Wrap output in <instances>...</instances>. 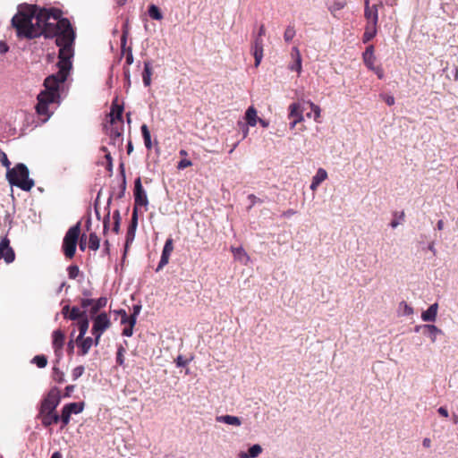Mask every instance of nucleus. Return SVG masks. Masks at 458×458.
<instances>
[{
  "label": "nucleus",
  "instance_id": "69168bd1",
  "mask_svg": "<svg viewBox=\"0 0 458 458\" xmlns=\"http://www.w3.org/2000/svg\"><path fill=\"white\" fill-rule=\"evenodd\" d=\"M125 62H126V64H132V62H133V57H132L131 53H128V54L126 55Z\"/></svg>",
  "mask_w": 458,
  "mask_h": 458
},
{
  "label": "nucleus",
  "instance_id": "c03bdc74",
  "mask_svg": "<svg viewBox=\"0 0 458 458\" xmlns=\"http://www.w3.org/2000/svg\"><path fill=\"white\" fill-rule=\"evenodd\" d=\"M113 218L114 220L113 231L114 233H118L119 226H120V214H119V211H115L114 213Z\"/></svg>",
  "mask_w": 458,
  "mask_h": 458
},
{
  "label": "nucleus",
  "instance_id": "9d476101",
  "mask_svg": "<svg viewBox=\"0 0 458 458\" xmlns=\"http://www.w3.org/2000/svg\"><path fill=\"white\" fill-rule=\"evenodd\" d=\"M60 401V390L57 387L51 388L41 402L38 414L55 411V409L59 405Z\"/></svg>",
  "mask_w": 458,
  "mask_h": 458
},
{
  "label": "nucleus",
  "instance_id": "f3484780",
  "mask_svg": "<svg viewBox=\"0 0 458 458\" xmlns=\"http://www.w3.org/2000/svg\"><path fill=\"white\" fill-rule=\"evenodd\" d=\"M438 310V304L434 303L430 305L427 310L423 311L421 314V318L425 322H434L437 318Z\"/></svg>",
  "mask_w": 458,
  "mask_h": 458
},
{
  "label": "nucleus",
  "instance_id": "4d7b16f0",
  "mask_svg": "<svg viewBox=\"0 0 458 458\" xmlns=\"http://www.w3.org/2000/svg\"><path fill=\"white\" fill-rule=\"evenodd\" d=\"M375 36H372V34L370 33H367L364 31L363 33V36H362V42L364 44L369 42L372 38H374Z\"/></svg>",
  "mask_w": 458,
  "mask_h": 458
},
{
  "label": "nucleus",
  "instance_id": "2f4dec72",
  "mask_svg": "<svg viewBox=\"0 0 458 458\" xmlns=\"http://www.w3.org/2000/svg\"><path fill=\"white\" fill-rule=\"evenodd\" d=\"M296 35V30L293 25H288L284 32V39L286 43H289Z\"/></svg>",
  "mask_w": 458,
  "mask_h": 458
},
{
  "label": "nucleus",
  "instance_id": "8fccbe9b",
  "mask_svg": "<svg viewBox=\"0 0 458 458\" xmlns=\"http://www.w3.org/2000/svg\"><path fill=\"white\" fill-rule=\"evenodd\" d=\"M145 147L148 148H151V137H150V133L146 125H145Z\"/></svg>",
  "mask_w": 458,
  "mask_h": 458
},
{
  "label": "nucleus",
  "instance_id": "680f3d73",
  "mask_svg": "<svg viewBox=\"0 0 458 458\" xmlns=\"http://www.w3.org/2000/svg\"><path fill=\"white\" fill-rule=\"evenodd\" d=\"M265 34H266L265 25L261 24L259 29V32L255 37H260V38H262V37L265 36Z\"/></svg>",
  "mask_w": 458,
  "mask_h": 458
},
{
  "label": "nucleus",
  "instance_id": "052dcab7",
  "mask_svg": "<svg viewBox=\"0 0 458 458\" xmlns=\"http://www.w3.org/2000/svg\"><path fill=\"white\" fill-rule=\"evenodd\" d=\"M438 413L445 417V418H447L448 417V411L445 407H439L438 410H437Z\"/></svg>",
  "mask_w": 458,
  "mask_h": 458
},
{
  "label": "nucleus",
  "instance_id": "393cba45",
  "mask_svg": "<svg viewBox=\"0 0 458 458\" xmlns=\"http://www.w3.org/2000/svg\"><path fill=\"white\" fill-rule=\"evenodd\" d=\"M299 115L302 114V110L301 109V105L299 103H293L289 106V119H298Z\"/></svg>",
  "mask_w": 458,
  "mask_h": 458
},
{
  "label": "nucleus",
  "instance_id": "c85d7f7f",
  "mask_svg": "<svg viewBox=\"0 0 458 458\" xmlns=\"http://www.w3.org/2000/svg\"><path fill=\"white\" fill-rule=\"evenodd\" d=\"M66 408H70V411L72 414H79L84 409V403H70L65 404Z\"/></svg>",
  "mask_w": 458,
  "mask_h": 458
},
{
  "label": "nucleus",
  "instance_id": "ea45409f",
  "mask_svg": "<svg viewBox=\"0 0 458 458\" xmlns=\"http://www.w3.org/2000/svg\"><path fill=\"white\" fill-rule=\"evenodd\" d=\"M84 367L80 365V366H77L76 368H74L72 371V379L73 380H76L78 379L80 377L82 376V374L84 373Z\"/></svg>",
  "mask_w": 458,
  "mask_h": 458
},
{
  "label": "nucleus",
  "instance_id": "c9c22d12",
  "mask_svg": "<svg viewBox=\"0 0 458 458\" xmlns=\"http://www.w3.org/2000/svg\"><path fill=\"white\" fill-rule=\"evenodd\" d=\"M346 5L345 0H333L330 6L331 12L340 11Z\"/></svg>",
  "mask_w": 458,
  "mask_h": 458
},
{
  "label": "nucleus",
  "instance_id": "0e129e2a",
  "mask_svg": "<svg viewBox=\"0 0 458 458\" xmlns=\"http://www.w3.org/2000/svg\"><path fill=\"white\" fill-rule=\"evenodd\" d=\"M176 365L178 367H184L186 365V361L183 360L182 358L179 356L176 360Z\"/></svg>",
  "mask_w": 458,
  "mask_h": 458
},
{
  "label": "nucleus",
  "instance_id": "1a4fd4ad",
  "mask_svg": "<svg viewBox=\"0 0 458 458\" xmlns=\"http://www.w3.org/2000/svg\"><path fill=\"white\" fill-rule=\"evenodd\" d=\"M93 321L91 334L94 335V344L98 345L104 332L111 326L110 319L106 312L99 313L95 317H90Z\"/></svg>",
  "mask_w": 458,
  "mask_h": 458
},
{
  "label": "nucleus",
  "instance_id": "dca6fc26",
  "mask_svg": "<svg viewBox=\"0 0 458 458\" xmlns=\"http://www.w3.org/2000/svg\"><path fill=\"white\" fill-rule=\"evenodd\" d=\"M38 417L41 420L42 425L46 428L51 426L52 424H56L60 421V417L55 411L41 413L38 414Z\"/></svg>",
  "mask_w": 458,
  "mask_h": 458
},
{
  "label": "nucleus",
  "instance_id": "cd10ccee",
  "mask_svg": "<svg viewBox=\"0 0 458 458\" xmlns=\"http://www.w3.org/2000/svg\"><path fill=\"white\" fill-rule=\"evenodd\" d=\"M89 248L94 251L98 250L100 246V239L96 233H90L89 236Z\"/></svg>",
  "mask_w": 458,
  "mask_h": 458
},
{
  "label": "nucleus",
  "instance_id": "79ce46f5",
  "mask_svg": "<svg viewBox=\"0 0 458 458\" xmlns=\"http://www.w3.org/2000/svg\"><path fill=\"white\" fill-rule=\"evenodd\" d=\"M262 448L259 445H254L249 449V456L257 457L259 454H261Z\"/></svg>",
  "mask_w": 458,
  "mask_h": 458
},
{
  "label": "nucleus",
  "instance_id": "b1692460",
  "mask_svg": "<svg viewBox=\"0 0 458 458\" xmlns=\"http://www.w3.org/2000/svg\"><path fill=\"white\" fill-rule=\"evenodd\" d=\"M245 119L250 126H255L258 121L257 110L250 106L245 113Z\"/></svg>",
  "mask_w": 458,
  "mask_h": 458
},
{
  "label": "nucleus",
  "instance_id": "4c0bfd02",
  "mask_svg": "<svg viewBox=\"0 0 458 458\" xmlns=\"http://www.w3.org/2000/svg\"><path fill=\"white\" fill-rule=\"evenodd\" d=\"M67 271H68L69 278H71V279H75L80 274V269L77 265H71L68 267Z\"/></svg>",
  "mask_w": 458,
  "mask_h": 458
},
{
  "label": "nucleus",
  "instance_id": "4468645a",
  "mask_svg": "<svg viewBox=\"0 0 458 458\" xmlns=\"http://www.w3.org/2000/svg\"><path fill=\"white\" fill-rule=\"evenodd\" d=\"M53 348L56 356H60L65 340V335L61 330H55L53 332Z\"/></svg>",
  "mask_w": 458,
  "mask_h": 458
},
{
  "label": "nucleus",
  "instance_id": "603ef678",
  "mask_svg": "<svg viewBox=\"0 0 458 458\" xmlns=\"http://www.w3.org/2000/svg\"><path fill=\"white\" fill-rule=\"evenodd\" d=\"M75 386L74 385H69L64 389V397H70L72 393L74 391Z\"/></svg>",
  "mask_w": 458,
  "mask_h": 458
},
{
  "label": "nucleus",
  "instance_id": "a18cd8bd",
  "mask_svg": "<svg viewBox=\"0 0 458 458\" xmlns=\"http://www.w3.org/2000/svg\"><path fill=\"white\" fill-rule=\"evenodd\" d=\"M400 307L403 310V314L406 316H410L413 314V309L410 305L407 304L405 301H402L400 303Z\"/></svg>",
  "mask_w": 458,
  "mask_h": 458
},
{
  "label": "nucleus",
  "instance_id": "5fc2aeb1",
  "mask_svg": "<svg viewBox=\"0 0 458 458\" xmlns=\"http://www.w3.org/2000/svg\"><path fill=\"white\" fill-rule=\"evenodd\" d=\"M371 70H373V71L375 72V73L377 75L378 79H380V80H381V79H383V78H384V71H383V69H382L381 67H378V66H377V67L372 66V69H371Z\"/></svg>",
  "mask_w": 458,
  "mask_h": 458
},
{
  "label": "nucleus",
  "instance_id": "20e7f679",
  "mask_svg": "<svg viewBox=\"0 0 458 458\" xmlns=\"http://www.w3.org/2000/svg\"><path fill=\"white\" fill-rule=\"evenodd\" d=\"M123 107L118 104L117 99L113 101L110 112L103 123V130L114 140L122 136L123 131Z\"/></svg>",
  "mask_w": 458,
  "mask_h": 458
},
{
  "label": "nucleus",
  "instance_id": "412c9836",
  "mask_svg": "<svg viewBox=\"0 0 458 458\" xmlns=\"http://www.w3.org/2000/svg\"><path fill=\"white\" fill-rule=\"evenodd\" d=\"M363 60L365 64L369 68L372 69V66H374L375 63V55H374V46L369 45L365 52L363 53Z\"/></svg>",
  "mask_w": 458,
  "mask_h": 458
},
{
  "label": "nucleus",
  "instance_id": "473e14b6",
  "mask_svg": "<svg viewBox=\"0 0 458 458\" xmlns=\"http://www.w3.org/2000/svg\"><path fill=\"white\" fill-rule=\"evenodd\" d=\"M231 251L236 259L242 260L243 258H248L247 253L242 247H231Z\"/></svg>",
  "mask_w": 458,
  "mask_h": 458
},
{
  "label": "nucleus",
  "instance_id": "f03ea898",
  "mask_svg": "<svg viewBox=\"0 0 458 458\" xmlns=\"http://www.w3.org/2000/svg\"><path fill=\"white\" fill-rule=\"evenodd\" d=\"M54 20V30H55L54 38H55V43L59 47V61L57 63L59 71L50 76H55L59 81L64 82L72 68L71 59L73 56L72 45L75 40V31L67 18L60 17L57 20V16H55Z\"/></svg>",
  "mask_w": 458,
  "mask_h": 458
},
{
  "label": "nucleus",
  "instance_id": "39448f33",
  "mask_svg": "<svg viewBox=\"0 0 458 458\" xmlns=\"http://www.w3.org/2000/svg\"><path fill=\"white\" fill-rule=\"evenodd\" d=\"M29 174L30 172L28 167L24 164L19 163L12 169L7 170L6 179L11 185L16 186L22 191H29L35 185L34 181L30 179Z\"/></svg>",
  "mask_w": 458,
  "mask_h": 458
},
{
  "label": "nucleus",
  "instance_id": "72a5a7b5",
  "mask_svg": "<svg viewBox=\"0 0 458 458\" xmlns=\"http://www.w3.org/2000/svg\"><path fill=\"white\" fill-rule=\"evenodd\" d=\"M308 104L310 106L311 112L314 114V120L317 123H320V116H321V109H320V107L318 105H316L313 102H311V101H309Z\"/></svg>",
  "mask_w": 458,
  "mask_h": 458
},
{
  "label": "nucleus",
  "instance_id": "3c124183",
  "mask_svg": "<svg viewBox=\"0 0 458 458\" xmlns=\"http://www.w3.org/2000/svg\"><path fill=\"white\" fill-rule=\"evenodd\" d=\"M93 303V299H81V306L83 309H87L88 307H91Z\"/></svg>",
  "mask_w": 458,
  "mask_h": 458
},
{
  "label": "nucleus",
  "instance_id": "7c9ffc66",
  "mask_svg": "<svg viewBox=\"0 0 458 458\" xmlns=\"http://www.w3.org/2000/svg\"><path fill=\"white\" fill-rule=\"evenodd\" d=\"M423 327L428 331L431 341L433 343L436 342L437 335L442 334V330L437 327L435 325H424Z\"/></svg>",
  "mask_w": 458,
  "mask_h": 458
},
{
  "label": "nucleus",
  "instance_id": "6ab92c4d",
  "mask_svg": "<svg viewBox=\"0 0 458 458\" xmlns=\"http://www.w3.org/2000/svg\"><path fill=\"white\" fill-rule=\"evenodd\" d=\"M107 299L106 297H100L98 300L93 299V303L89 310L90 317L98 315V312L104 307L106 306Z\"/></svg>",
  "mask_w": 458,
  "mask_h": 458
},
{
  "label": "nucleus",
  "instance_id": "f704fd0d",
  "mask_svg": "<svg viewBox=\"0 0 458 458\" xmlns=\"http://www.w3.org/2000/svg\"><path fill=\"white\" fill-rule=\"evenodd\" d=\"M33 362L40 369L45 368L47 364V359L45 355H36Z\"/></svg>",
  "mask_w": 458,
  "mask_h": 458
},
{
  "label": "nucleus",
  "instance_id": "a878e982",
  "mask_svg": "<svg viewBox=\"0 0 458 458\" xmlns=\"http://www.w3.org/2000/svg\"><path fill=\"white\" fill-rule=\"evenodd\" d=\"M86 316L87 315L85 310H81L80 308L74 306L71 309L68 315V318L71 320H80L85 318Z\"/></svg>",
  "mask_w": 458,
  "mask_h": 458
},
{
  "label": "nucleus",
  "instance_id": "bf43d9fd",
  "mask_svg": "<svg viewBox=\"0 0 458 458\" xmlns=\"http://www.w3.org/2000/svg\"><path fill=\"white\" fill-rule=\"evenodd\" d=\"M303 121V115H299V118L298 119H293L291 123H290V128L291 129H293L297 123H301Z\"/></svg>",
  "mask_w": 458,
  "mask_h": 458
},
{
  "label": "nucleus",
  "instance_id": "338daca9",
  "mask_svg": "<svg viewBox=\"0 0 458 458\" xmlns=\"http://www.w3.org/2000/svg\"><path fill=\"white\" fill-rule=\"evenodd\" d=\"M422 445L424 447L428 448L431 445V440L429 438H424Z\"/></svg>",
  "mask_w": 458,
  "mask_h": 458
},
{
  "label": "nucleus",
  "instance_id": "f257e3e1",
  "mask_svg": "<svg viewBox=\"0 0 458 458\" xmlns=\"http://www.w3.org/2000/svg\"><path fill=\"white\" fill-rule=\"evenodd\" d=\"M62 12L56 8H38L37 5L26 4L21 6L12 18V26L15 29L18 38L32 39L44 36L54 38V17L57 20Z\"/></svg>",
  "mask_w": 458,
  "mask_h": 458
},
{
  "label": "nucleus",
  "instance_id": "9b49d317",
  "mask_svg": "<svg viewBox=\"0 0 458 458\" xmlns=\"http://www.w3.org/2000/svg\"><path fill=\"white\" fill-rule=\"evenodd\" d=\"M379 7H383L382 2L370 5L369 0L364 1V18L367 22L378 23Z\"/></svg>",
  "mask_w": 458,
  "mask_h": 458
},
{
  "label": "nucleus",
  "instance_id": "423d86ee",
  "mask_svg": "<svg viewBox=\"0 0 458 458\" xmlns=\"http://www.w3.org/2000/svg\"><path fill=\"white\" fill-rule=\"evenodd\" d=\"M135 205L133 208V213L131 216V223L128 226L127 234H126V243L125 247L127 248L130 242H131L135 237V231L138 225V212H140L143 208V191L141 187V179L138 177L135 180Z\"/></svg>",
  "mask_w": 458,
  "mask_h": 458
},
{
  "label": "nucleus",
  "instance_id": "a211bd4d",
  "mask_svg": "<svg viewBox=\"0 0 458 458\" xmlns=\"http://www.w3.org/2000/svg\"><path fill=\"white\" fill-rule=\"evenodd\" d=\"M327 178V173L324 168H318L316 174L312 178L310 189L315 191L322 182Z\"/></svg>",
  "mask_w": 458,
  "mask_h": 458
},
{
  "label": "nucleus",
  "instance_id": "774afa93",
  "mask_svg": "<svg viewBox=\"0 0 458 458\" xmlns=\"http://www.w3.org/2000/svg\"><path fill=\"white\" fill-rule=\"evenodd\" d=\"M51 458H63V455L59 451H56L52 454Z\"/></svg>",
  "mask_w": 458,
  "mask_h": 458
},
{
  "label": "nucleus",
  "instance_id": "37998d69",
  "mask_svg": "<svg viewBox=\"0 0 458 458\" xmlns=\"http://www.w3.org/2000/svg\"><path fill=\"white\" fill-rule=\"evenodd\" d=\"M0 162H1V164H2L4 167H6V168H7V170H8V169H11V168H10L11 162L9 161V159H8V157H7V156H6V154H5L4 151H2L1 149H0Z\"/></svg>",
  "mask_w": 458,
  "mask_h": 458
},
{
  "label": "nucleus",
  "instance_id": "a19ab883",
  "mask_svg": "<svg viewBox=\"0 0 458 458\" xmlns=\"http://www.w3.org/2000/svg\"><path fill=\"white\" fill-rule=\"evenodd\" d=\"M54 379L61 384L64 382V374L59 369L54 368Z\"/></svg>",
  "mask_w": 458,
  "mask_h": 458
},
{
  "label": "nucleus",
  "instance_id": "c756f323",
  "mask_svg": "<svg viewBox=\"0 0 458 458\" xmlns=\"http://www.w3.org/2000/svg\"><path fill=\"white\" fill-rule=\"evenodd\" d=\"M148 14L149 16L157 21H160L163 19V14L160 9L156 6L155 4H151L148 8Z\"/></svg>",
  "mask_w": 458,
  "mask_h": 458
},
{
  "label": "nucleus",
  "instance_id": "de8ad7c7",
  "mask_svg": "<svg viewBox=\"0 0 458 458\" xmlns=\"http://www.w3.org/2000/svg\"><path fill=\"white\" fill-rule=\"evenodd\" d=\"M381 98L389 106L394 105L395 99L391 95H381Z\"/></svg>",
  "mask_w": 458,
  "mask_h": 458
},
{
  "label": "nucleus",
  "instance_id": "aec40b11",
  "mask_svg": "<svg viewBox=\"0 0 458 458\" xmlns=\"http://www.w3.org/2000/svg\"><path fill=\"white\" fill-rule=\"evenodd\" d=\"M93 344H94V341L91 337L83 336V338L81 339L80 343H77V344L80 348L79 355H81V356L86 355L89 352V351L90 350Z\"/></svg>",
  "mask_w": 458,
  "mask_h": 458
},
{
  "label": "nucleus",
  "instance_id": "0eeeda50",
  "mask_svg": "<svg viewBox=\"0 0 458 458\" xmlns=\"http://www.w3.org/2000/svg\"><path fill=\"white\" fill-rule=\"evenodd\" d=\"M80 234L81 222H78L76 225L70 227L64 235L62 249L64 256L69 259H72L75 255Z\"/></svg>",
  "mask_w": 458,
  "mask_h": 458
},
{
  "label": "nucleus",
  "instance_id": "e2e57ef3",
  "mask_svg": "<svg viewBox=\"0 0 458 458\" xmlns=\"http://www.w3.org/2000/svg\"><path fill=\"white\" fill-rule=\"evenodd\" d=\"M71 309L69 307V305H65L63 310H62V313L63 315L68 318V315H69V312H70Z\"/></svg>",
  "mask_w": 458,
  "mask_h": 458
},
{
  "label": "nucleus",
  "instance_id": "6e6d98bb",
  "mask_svg": "<svg viewBox=\"0 0 458 458\" xmlns=\"http://www.w3.org/2000/svg\"><path fill=\"white\" fill-rule=\"evenodd\" d=\"M80 250L84 251L85 249H86V246H87V242H86V235L85 234H82L80 238Z\"/></svg>",
  "mask_w": 458,
  "mask_h": 458
},
{
  "label": "nucleus",
  "instance_id": "13d9d810",
  "mask_svg": "<svg viewBox=\"0 0 458 458\" xmlns=\"http://www.w3.org/2000/svg\"><path fill=\"white\" fill-rule=\"evenodd\" d=\"M9 50V47L4 41H0V54H5Z\"/></svg>",
  "mask_w": 458,
  "mask_h": 458
},
{
  "label": "nucleus",
  "instance_id": "4be33fe9",
  "mask_svg": "<svg viewBox=\"0 0 458 458\" xmlns=\"http://www.w3.org/2000/svg\"><path fill=\"white\" fill-rule=\"evenodd\" d=\"M216 420L218 421V422H223V423H225V424H228V425L236 426V427H239V426L242 425L241 419L236 417V416H232V415L217 416L216 418Z\"/></svg>",
  "mask_w": 458,
  "mask_h": 458
},
{
  "label": "nucleus",
  "instance_id": "ddd939ff",
  "mask_svg": "<svg viewBox=\"0 0 458 458\" xmlns=\"http://www.w3.org/2000/svg\"><path fill=\"white\" fill-rule=\"evenodd\" d=\"M263 39L260 37H254L251 45V52L255 59V66L258 67L263 58Z\"/></svg>",
  "mask_w": 458,
  "mask_h": 458
},
{
  "label": "nucleus",
  "instance_id": "e433bc0d",
  "mask_svg": "<svg viewBox=\"0 0 458 458\" xmlns=\"http://www.w3.org/2000/svg\"><path fill=\"white\" fill-rule=\"evenodd\" d=\"M377 27L378 23L366 21L364 31L372 34V36H376L377 33Z\"/></svg>",
  "mask_w": 458,
  "mask_h": 458
},
{
  "label": "nucleus",
  "instance_id": "09e8293b",
  "mask_svg": "<svg viewBox=\"0 0 458 458\" xmlns=\"http://www.w3.org/2000/svg\"><path fill=\"white\" fill-rule=\"evenodd\" d=\"M192 165V163L191 160H188V159H182L178 165H177V168L182 170V169H184L186 167H189V166H191Z\"/></svg>",
  "mask_w": 458,
  "mask_h": 458
},
{
  "label": "nucleus",
  "instance_id": "f8f14e48",
  "mask_svg": "<svg viewBox=\"0 0 458 458\" xmlns=\"http://www.w3.org/2000/svg\"><path fill=\"white\" fill-rule=\"evenodd\" d=\"M2 259L7 264L13 262L15 259L14 250L10 246V240L7 237L2 239L0 242V259Z\"/></svg>",
  "mask_w": 458,
  "mask_h": 458
},
{
  "label": "nucleus",
  "instance_id": "2eb2a0df",
  "mask_svg": "<svg viewBox=\"0 0 458 458\" xmlns=\"http://www.w3.org/2000/svg\"><path fill=\"white\" fill-rule=\"evenodd\" d=\"M174 250V241L172 238H168L165 241L161 259L158 264V269L165 266L169 262L170 255Z\"/></svg>",
  "mask_w": 458,
  "mask_h": 458
},
{
  "label": "nucleus",
  "instance_id": "864d4df0",
  "mask_svg": "<svg viewBox=\"0 0 458 458\" xmlns=\"http://www.w3.org/2000/svg\"><path fill=\"white\" fill-rule=\"evenodd\" d=\"M291 55H292L293 60L298 59V57H301L300 50H299V48L297 47H293L292 48Z\"/></svg>",
  "mask_w": 458,
  "mask_h": 458
},
{
  "label": "nucleus",
  "instance_id": "7ed1b4c3",
  "mask_svg": "<svg viewBox=\"0 0 458 458\" xmlns=\"http://www.w3.org/2000/svg\"><path fill=\"white\" fill-rule=\"evenodd\" d=\"M63 81H59L55 76H47L44 81L45 89L38 95V103L36 112L43 122H47L54 114V110L60 103V86Z\"/></svg>",
  "mask_w": 458,
  "mask_h": 458
},
{
  "label": "nucleus",
  "instance_id": "5701e85b",
  "mask_svg": "<svg viewBox=\"0 0 458 458\" xmlns=\"http://www.w3.org/2000/svg\"><path fill=\"white\" fill-rule=\"evenodd\" d=\"M89 322L87 316L78 321L79 335L76 339V343H80L81 339H82L83 336H85L89 329Z\"/></svg>",
  "mask_w": 458,
  "mask_h": 458
},
{
  "label": "nucleus",
  "instance_id": "49530a36",
  "mask_svg": "<svg viewBox=\"0 0 458 458\" xmlns=\"http://www.w3.org/2000/svg\"><path fill=\"white\" fill-rule=\"evenodd\" d=\"M150 76H151L150 68L148 67V65L147 64H145V87H148L150 85V81H151Z\"/></svg>",
  "mask_w": 458,
  "mask_h": 458
},
{
  "label": "nucleus",
  "instance_id": "6e6552de",
  "mask_svg": "<svg viewBox=\"0 0 458 458\" xmlns=\"http://www.w3.org/2000/svg\"><path fill=\"white\" fill-rule=\"evenodd\" d=\"M140 306H134L133 313L128 315L124 310H119L114 311V320H119L120 324L123 326V335L125 336H131L132 335V329L136 323V316L140 313Z\"/></svg>",
  "mask_w": 458,
  "mask_h": 458
},
{
  "label": "nucleus",
  "instance_id": "58836bf2",
  "mask_svg": "<svg viewBox=\"0 0 458 458\" xmlns=\"http://www.w3.org/2000/svg\"><path fill=\"white\" fill-rule=\"evenodd\" d=\"M289 69L291 71H296L298 73H301L302 65H301V57H298V59L293 60V64L289 65Z\"/></svg>",
  "mask_w": 458,
  "mask_h": 458
},
{
  "label": "nucleus",
  "instance_id": "bb28decb",
  "mask_svg": "<svg viewBox=\"0 0 458 458\" xmlns=\"http://www.w3.org/2000/svg\"><path fill=\"white\" fill-rule=\"evenodd\" d=\"M71 411L70 408H66L65 405L62 409V413L59 415L61 421V429H64L70 422L71 420Z\"/></svg>",
  "mask_w": 458,
  "mask_h": 458
}]
</instances>
